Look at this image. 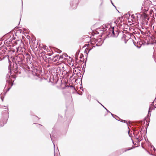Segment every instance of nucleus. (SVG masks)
I'll use <instances>...</instances> for the list:
<instances>
[{
    "label": "nucleus",
    "mask_w": 156,
    "mask_h": 156,
    "mask_svg": "<svg viewBox=\"0 0 156 156\" xmlns=\"http://www.w3.org/2000/svg\"><path fill=\"white\" fill-rule=\"evenodd\" d=\"M8 58L9 63L8 67L9 69V72L7 74L6 76V82L8 83L9 85L10 86V87L7 89L5 92H3L2 93L4 94V95H5L6 93L11 88V87L13 85V82L14 80H13L12 79H15L16 78V76H15L13 75L15 73L16 74H18V71L16 70L15 71H14L13 72L14 73H12L13 70H12L11 69V65L10 64V62H11L10 61L8 56Z\"/></svg>",
    "instance_id": "obj_1"
},
{
    "label": "nucleus",
    "mask_w": 156,
    "mask_h": 156,
    "mask_svg": "<svg viewBox=\"0 0 156 156\" xmlns=\"http://www.w3.org/2000/svg\"><path fill=\"white\" fill-rule=\"evenodd\" d=\"M111 23H107L103 25V27L102 29L103 32L101 33V34H103V33L106 34V37L105 38H109L110 37H117L118 36L119 33L117 31L116 33L115 32L114 30V27H111Z\"/></svg>",
    "instance_id": "obj_2"
},
{
    "label": "nucleus",
    "mask_w": 156,
    "mask_h": 156,
    "mask_svg": "<svg viewBox=\"0 0 156 156\" xmlns=\"http://www.w3.org/2000/svg\"><path fill=\"white\" fill-rule=\"evenodd\" d=\"M27 54L24 55L23 54L20 53L15 56L12 59L13 65H15L16 68L14 69H18L17 66L18 64L20 66H23L25 63V56H27Z\"/></svg>",
    "instance_id": "obj_3"
},
{
    "label": "nucleus",
    "mask_w": 156,
    "mask_h": 156,
    "mask_svg": "<svg viewBox=\"0 0 156 156\" xmlns=\"http://www.w3.org/2000/svg\"><path fill=\"white\" fill-rule=\"evenodd\" d=\"M32 74L34 76L40 78V74L42 72V68L41 67L38 66H34L32 68Z\"/></svg>",
    "instance_id": "obj_4"
},
{
    "label": "nucleus",
    "mask_w": 156,
    "mask_h": 156,
    "mask_svg": "<svg viewBox=\"0 0 156 156\" xmlns=\"http://www.w3.org/2000/svg\"><path fill=\"white\" fill-rule=\"evenodd\" d=\"M79 0H71L70 5L73 9H76Z\"/></svg>",
    "instance_id": "obj_5"
},
{
    "label": "nucleus",
    "mask_w": 156,
    "mask_h": 156,
    "mask_svg": "<svg viewBox=\"0 0 156 156\" xmlns=\"http://www.w3.org/2000/svg\"><path fill=\"white\" fill-rule=\"evenodd\" d=\"M9 112L8 111L7 112V114L4 117L3 120L2 121V122H3V123L1 125L0 127H2L4 126V124H6L7 123V121L8 118H9Z\"/></svg>",
    "instance_id": "obj_6"
},
{
    "label": "nucleus",
    "mask_w": 156,
    "mask_h": 156,
    "mask_svg": "<svg viewBox=\"0 0 156 156\" xmlns=\"http://www.w3.org/2000/svg\"><path fill=\"white\" fill-rule=\"evenodd\" d=\"M103 27V25L102 27H101L100 28L98 29L97 31H96V34H100L101 35V37H102L103 35H105V36H104V37H106L105 35H106V34L105 33H103V34H101V33H102L103 31L102 30H103L102 29V28Z\"/></svg>",
    "instance_id": "obj_7"
},
{
    "label": "nucleus",
    "mask_w": 156,
    "mask_h": 156,
    "mask_svg": "<svg viewBox=\"0 0 156 156\" xmlns=\"http://www.w3.org/2000/svg\"><path fill=\"white\" fill-rule=\"evenodd\" d=\"M16 52H17L21 51L23 52V49H24L22 47L20 46H19L18 47H16Z\"/></svg>",
    "instance_id": "obj_8"
},
{
    "label": "nucleus",
    "mask_w": 156,
    "mask_h": 156,
    "mask_svg": "<svg viewBox=\"0 0 156 156\" xmlns=\"http://www.w3.org/2000/svg\"><path fill=\"white\" fill-rule=\"evenodd\" d=\"M54 132H55L54 131H52L51 133H50L49 134H50V138H51V140L53 144L54 147V148H55V145L53 142V140H52V137H55V135H54Z\"/></svg>",
    "instance_id": "obj_9"
},
{
    "label": "nucleus",
    "mask_w": 156,
    "mask_h": 156,
    "mask_svg": "<svg viewBox=\"0 0 156 156\" xmlns=\"http://www.w3.org/2000/svg\"><path fill=\"white\" fill-rule=\"evenodd\" d=\"M152 109L151 106H150L149 110L148 111V113L147 115V117L148 118H150L151 116V112Z\"/></svg>",
    "instance_id": "obj_10"
},
{
    "label": "nucleus",
    "mask_w": 156,
    "mask_h": 156,
    "mask_svg": "<svg viewBox=\"0 0 156 156\" xmlns=\"http://www.w3.org/2000/svg\"><path fill=\"white\" fill-rule=\"evenodd\" d=\"M92 49V48H86L84 51V53L86 54L87 57L89 51Z\"/></svg>",
    "instance_id": "obj_11"
},
{
    "label": "nucleus",
    "mask_w": 156,
    "mask_h": 156,
    "mask_svg": "<svg viewBox=\"0 0 156 156\" xmlns=\"http://www.w3.org/2000/svg\"><path fill=\"white\" fill-rule=\"evenodd\" d=\"M103 41L102 40H100L98 41L97 43L96 44V46H100L103 43Z\"/></svg>",
    "instance_id": "obj_12"
},
{
    "label": "nucleus",
    "mask_w": 156,
    "mask_h": 156,
    "mask_svg": "<svg viewBox=\"0 0 156 156\" xmlns=\"http://www.w3.org/2000/svg\"><path fill=\"white\" fill-rule=\"evenodd\" d=\"M12 41L13 39H12V38H11V37H10L9 38H8V39L6 40V41H4V43H5V41H6V43L9 42V43H10L12 42Z\"/></svg>",
    "instance_id": "obj_13"
},
{
    "label": "nucleus",
    "mask_w": 156,
    "mask_h": 156,
    "mask_svg": "<svg viewBox=\"0 0 156 156\" xmlns=\"http://www.w3.org/2000/svg\"><path fill=\"white\" fill-rule=\"evenodd\" d=\"M129 148H124L122 150V151L123 153L126 152L127 151H129Z\"/></svg>",
    "instance_id": "obj_14"
},
{
    "label": "nucleus",
    "mask_w": 156,
    "mask_h": 156,
    "mask_svg": "<svg viewBox=\"0 0 156 156\" xmlns=\"http://www.w3.org/2000/svg\"><path fill=\"white\" fill-rule=\"evenodd\" d=\"M1 99L2 100V101H3V99L4 98V94L3 93H2L1 94Z\"/></svg>",
    "instance_id": "obj_15"
},
{
    "label": "nucleus",
    "mask_w": 156,
    "mask_h": 156,
    "mask_svg": "<svg viewBox=\"0 0 156 156\" xmlns=\"http://www.w3.org/2000/svg\"><path fill=\"white\" fill-rule=\"evenodd\" d=\"M98 102L100 103L101 105L106 110L107 112H109V111L103 105L100 103L98 101Z\"/></svg>",
    "instance_id": "obj_16"
},
{
    "label": "nucleus",
    "mask_w": 156,
    "mask_h": 156,
    "mask_svg": "<svg viewBox=\"0 0 156 156\" xmlns=\"http://www.w3.org/2000/svg\"><path fill=\"white\" fill-rule=\"evenodd\" d=\"M138 137H136V139L137 140H138V142H140L142 140V139H141L140 140L139 139V138L140 137V136H137Z\"/></svg>",
    "instance_id": "obj_17"
},
{
    "label": "nucleus",
    "mask_w": 156,
    "mask_h": 156,
    "mask_svg": "<svg viewBox=\"0 0 156 156\" xmlns=\"http://www.w3.org/2000/svg\"><path fill=\"white\" fill-rule=\"evenodd\" d=\"M138 147V146L134 147L133 146L132 147H129V150H132V149H134V148H135V147Z\"/></svg>",
    "instance_id": "obj_18"
},
{
    "label": "nucleus",
    "mask_w": 156,
    "mask_h": 156,
    "mask_svg": "<svg viewBox=\"0 0 156 156\" xmlns=\"http://www.w3.org/2000/svg\"><path fill=\"white\" fill-rule=\"evenodd\" d=\"M100 2H101V4H100L99 5L100 7H101L102 5L103 4V0H100Z\"/></svg>",
    "instance_id": "obj_19"
},
{
    "label": "nucleus",
    "mask_w": 156,
    "mask_h": 156,
    "mask_svg": "<svg viewBox=\"0 0 156 156\" xmlns=\"http://www.w3.org/2000/svg\"><path fill=\"white\" fill-rule=\"evenodd\" d=\"M151 147H152L154 151L156 153V149L152 145H151Z\"/></svg>",
    "instance_id": "obj_20"
},
{
    "label": "nucleus",
    "mask_w": 156,
    "mask_h": 156,
    "mask_svg": "<svg viewBox=\"0 0 156 156\" xmlns=\"http://www.w3.org/2000/svg\"><path fill=\"white\" fill-rule=\"evenodd\" d=\"M121 122H124V123H126L127 124V123L126 122V121L125 120H121Z\"/></svg>",
    "instance_id": "obj_21"
},
{
    "label": "nucleus",
    "mask_w": 156,
    "mask_h": 156,
    "mask_svg": "<svg viewBox=\"0 0 156 156\" xmlns=\"http://www.w3.org/2000/svg\"><path fill=\"white\" fill-rule=\"evenodd\" d=\"M63 55L66 57H68V56L67 55L66 53H64ZM69 58H70V56H69Z\"/></svg>",
    "instance_id": "obj_22"
},
{
    "label": "nucleus",
    "mask_w": 156,
    "mask_h": 156,
    "mask_svg": "<svg viewBox=\"0 0 156 156\" xmlns=\"http://www.w3.org/2000/svg\"><path fill=\"white\" fill-rule=\"evenodd\" d=\"M84 56L83 55V54H81L80 56V58H82Z\"/></svg>",
    "instance_id": "obj_23"
},
{
    "label": "nucleus",
    "mask_w": 156,
    "mask_h": 156,
    "mask_svg": "<svg viewBox=\"0 0 156 156\" xmlns=\"http://www.w3.org/2000/svg\"><path fill=\"white\" fill-rule=\"evenodd\" d=\"M117 118H118L119 119V120H118V119H116V118H115V119L116 120H118V121H120V122H121V120H122V119H120V118L119 117H117Z\"/></svg>",
    "instance_id": "obj_24"
},
{
    "label": "nucleus",
    "mask_w": 156,
    "mask_h": 156,
    "mask_svg": "<svg viewBox=\"0 0 156 156\" xmlns=\"http://www.w3.org/2000/svg\"><path fill=\"white\" fill-rule=\"evenodd\" d=\"M68 87H71L73 88V89H75V88L74 87H73V86H72V85H69V86H68Z\"/></svg>",
    "instance_id": "obj_25"
},
{
    "label": "nucleus",
    "mask_w": 156,
    "mask_h": 156,
    "mask_svg": "<svg viewBox=\"0 0 156 156\" xmlns=\"http://www.w3.org/2000/svg\"><path fill=\"white\" fill-rule=\"evenodd\" d=\"M18 32H20V33H21V32H22V30H21V29H19V30H18Z\"/></svg>",
    "instance_id": "obj_26"
},
{
    "label": "nucleus",
    "mask_w": 156,
    "mask_h": 156,
    "mask_svg": "<svg viewBox=\"0 0 156 156\" xmlns=\"http://www.w3.org/2000/svg\"><path fill=\"white\" fill-rule=\"evenodd\" d=\"M12 39H13V40H14L16 38H15V37H14V35L12 37Z\"/></svg>",
    "instance_id": "obj_27"
},
{
    "label": "nucleus",
    "mask_w": 156,
    "mask_h": 156,
    "mask_svg": "<svg viewBox=\"0 0 156 156\" xmlns=\"http://www.w3.org/2000/svg\"><path fill=\"white\" fill-rule=\"evenodd\" d=\"M62 52V51L60 50H59L57 52L58 53H60Z\"/></svg>",
    "instance_id": "obj_28"
},
{
    "label": "nucleus",
    "mask_w": 156,
    "mask_h": 156,
    "mask_svg": "<svg viewBox=\"0 0 156 156\" xmlns=\"http://www.w3.org/2000/svg\"><path fill=\"white\" fill-rule=\"evenodd\" d=\"M33 124H37L40 126H42L39 124H36V123H34Z\"/></svg>",
    "instance_id": "obj_29"
},
{
    "label": "nucleus",
    "mask_w": 156,
    "mask_h": 156,
    "mask_svg": "<svg viewBox=\"0 0 156 156\" xmlns=\"http://www.w3.org/2000/svg\"><path fill=\"white\" fill-rule=\"evenodd\" d=\"M109 113H110V114H111V115H112V116H113L114 115H114L113 114H112L111 112H110V111H109Z\"/></svg>",
    "instance_id": "obj_30"
},
{
    "label": "nucleus",
    "mask_w": 156,
    "mask_h": 156,
    "mask_svg": "<svg viewBox=\"0 0 156 156\" xmlns=\"http://www.w3.org/2000/svg\"><path fill=\"white\" fill-rule=\"evenodd\" d=\"M78 94L80 95H82V93L81 92L80 93H78Z\"/></svg>",
    "instance_id": "obj_31"
},
{
    "label": "nucleus",
    "mask_w": 156,
    "mask_h": 156,
    "mask_svg": "<svg viewBox=\"0 0 156 156\" xmlns=\"http://www.w3.org/2000/svg\"><path fill=\"white\" fill-rule=\"evenodd\" d=\"M112 116L113 118H115V116L116 117H118V116H116V115H113V116Z\"/></svg>",
    "instance_id": "obj_32"
},
{
    "label": "nucleus",
    "mask_w": 156,
    "mask_h": 156,
    "mask_svg": "<svg viewBox=\"0 0 156 156\" xmlns=\"http://www.w3.org/2000/svg\"><path fill=\"white\" fill-rule=\"evenodd\" d=\"M80 89H82V90L83 91V88L82 87H80Z\"/></svg>",
    "instance_id": "obj_33"
},
{
    "label": "nucleus",
    "mask_w": 156,
    "mask_h": 156,
    "mask_svg": "<svg viewBox=\"0 0 156 156\" xmlns=\"http://www.w3.org/2000/svg\"><path fill=\"white\" fill-rule=\"evenodd\" d=\"M143 130V128H141V130H140V133H141L142 132V131Z\"/></svg>",
    "instance_id": "obj_34"
},
{
    "label": "nucleus",
    "mask_w": 156,
    "mask_h": 156,
    "mask_svg": "<svg viewBox=\"0 0 156 156\" xmlns=\"http://www.w3.org/2000/svg\"><path fill=\"white\" fill-rule=\"evenodd\" d=\"M111 3H112V5L114 6H115V5H114L113 3L111 1Z\"/></svg>",
    "instance_id": "obj_35"
},
{
    "label": "nucleus",
    "mask_w": 156,
    "mask_h": 156,
    "mask_svg": "<svg viewBox=\"0 0 156 156\" xmlns=\"http://www.w3.org/2000/svg\"><path fill=\"white\" fill-rule=\"evenodd\" d=\"M139 132H138L136 134V136H138V134H139Z\"/></svg>",
    "instance_id": "obj_36"
},
{
    "label": "nucleus",
    "mask_w": 156,
    "mask_h": 156,
    "mask_svg": "<svg viewBox=\"0 0 156 156\" xmlns=\"http://www.w3.org/2000/svg\"><path fill=\"white\" fill-rule=\"evenodd\" d=\"M75 72H76V70H73V73H74Z\"/></svg>",
    "instance_id": "obj_37"
},
{
    "label": "nucleus",
    "mask_w": 156,
    "mask_h": 156,
    "mask_svg": "<svg viewBox=\"0 0 156 156\" xmlns=\"http://www.w3.org/2000/svg\"><path fill=\"white\" fill-rule=\"evenodd\" d=\"M131 140L132 141V142H133V144H134V141H133V140H132V138H131Z\"/></svg>",
    "instance_id": "obj_38"
},
{
    "label": "nucleus",
    "mask_w": 156,
    "mask_h": 156,
    "mask_svg": "<svg viewBox=\"0 0 156 156\" xmlns=\"http://www.w3.org/2000/svg\"><path fill=\"white\" fill-rule=\"evenodd\" d=\"M0 41H1L0 40ZM2 42H0V45H2Z\"/></svg>",
    "instance_id": "obj_39"
},
{
    "label": "nucleus",
    "mask_w": 156,
    "mask_h": 156,
    "mask_svg": "<svg viewBox=\"0 0 156 156\" xmlns=\"http://www.w3.org/2000/svg\"><path fill=\"white\" fill-rule=\"evenodd\" d=\"M56 153H55H55L54 156H56Z\"/></svg>",
    "instance_id": "obj_40"
},
{
    "label": "nucleus",
    "mask_w": 156,
    "mask_h": 156,
    "mask_svg": "<svg viewBox=\"0 0 156 156\" xmlns=\"http://www.w3.org/2000/svg\"><path fill=\"white\" fill-rule=\"evenodd\" d=\"M82 78H81V84H82Z\"/></svg>",
    "instance_id": "obj_41"
},
{
    "label": "nucleus",
    "mask_w": 156,
    "mask_h": 156,
    "mask_svg": "<svg viewBox=\"0 0 156 156\" xmlns=\"http://www.w3.org/2000/svg\"><path fill=\"white\" fill-rule=\"evenodd\" d=\"M59 55H56V56L55 57H57V56H59Z\"/></svg>",
    "instance_id": "obj_42"
},
{
    "label": "nucleus",
    "mask_w": 156,
    "mask_h": 156,
    "mask_svg": "<svg viewBox=\"0 0 156 156\" xmlns=\"http://www.w3.org/2000/svg\"><path fill=\"white\" fill-rule=\"evenodd\" d=\"M142 147L143 148L145 149L144 148V147L143 146H142Z\"/></svg>",
    "instance_id": "obj_43"
},
{
    "label": "nucleus",
    "mask_w": 156,
    "mask_h": 156,
    "mask_svg": "<svg viewBox=\"0 0 156 156\" xmlns=\"http://www.w3.org/2000/svg\"><path fill=\"white\" fill-rule=\"evenodd\" d=\"M116 9L117 10V12H119V10H118Z\"/></svg>",
    "instance_id": "obj_44"
},
{
    "label": "nucleus",
    "mask_w": 156,
    "mask_h": 156,
    "mask_svg": "<svg viewBox=\"0 0 156 156\" xmlns=\"http://www.w3.org/2000/svg\"><path fill=\"white\" fill-rule=\"evenodd\" d=\"M154 43H155V44H156V41ZM154 44V43H152V44Z\"/></svg>",
    "instance_id": "obj_45"
},
{
    "label": "nucleus",
    "mask_w": 156,
    "mask_h": 156,
    "mask_svg": "<svg viewBox=\"0 0 156 156\" xmlns=\"http://www.w3.org/2000/svg\"><path fill=\"white\" fill-rule=\"evenodd\" d=\"M137 47L139 48H140L141 47V46H140V47Z\"/></svg>",
    "instance_id": "obj_46"
},
{
    "label": "nucleus",
    "mask_w": 156,
    "mask_h": 156,
    "mask_svg": "<svg viewBox=\"0 0 156 156\" xmlns=\"http://www.w3.org/2000/svg\"><path fill=\"white\" fill-rule=\"evenodd\" d=\"M128 134L129 135V136L130 137L131 136H130V135L129 134V132H128Z\"/></svg>",
    "instance_id": "obj_47"
},
{
    "label": "nucleus",
    "mask_w": 156,
    "mask_h": 156,
    "mask_svg": "<svg viewBox=\"0 0 156 156\" xmlns=\"http://www.w3.org/2000/svg\"><path fill=\"white\" fill-rule=\"evenodd\" d=\"M136 135H134V137L136 138Z\"/></svg>",
    "instance_id": "obj_48"
},
{
    "label": "nucleus",
    "mask_w": 156,
    "mask_h": 156,
    "mask_svg": "<svg viewBox=\"0 0 156 156\" xmlns=\"http://www.w3.org/2000/svg\"><path fill=\"white\" fill-rule=\"evenodd\" d=\"M134 145H136V144L134 143V144H133Z\"/></svg>",
    "instance_id": "obj_49"
},
{
    "label": "nucleus",
    "mask_w": 156,
    "mask_h": 156,
    "mask_svg": "<svg viewBox=\"0 0 156 156\" xmlns=\"http://www.w3.org/2000/svg\"><path fill=\"white\" fill-rule=\"evenodd\" d=\"M76 54H77V55H78L79 54V53H76Z\"/></svg>",
    "instance_id": "obj_50"
},
{
    "label": "nucleus",
    "mask_w": 156,
    "mask_h": 156,
    "mask_svg": "<svg viewBox=\"0 0 156 156\" xmlns=\"http://www.w3.org/2000/svg\"><path fill=\"white\" fill-rule=\"evenodd\" d=\"M57 149H58V151L59 152V151H58V148H57Z\"/></svg>",
    "instance_id": "obj_51"
},
{
    "label": "nucleus",
    "mask_w": 156,
    "mask_h": 156,
    "mask_svg": "<svg viewBox=\"0 0 156 156\" xmlns=\"http://www.w3.org/2000/svg\"><path fill=\"white\" fill-rule=\"evenodd\" d=\"M114 7L116 8V7L115 6H114Z\"/></svg>",
    "instance_id": "obj_52"
},
{
    "label": "nucleus",
    "mask_w": 156,
    "mask_h": 156,
    "mask_svg": "<svg viewBox=\"0 0 156 156\" xmlns=\"http://www.w3.org/2000/svg\"><path fill=\"white\" fill-rule=\"evenodd\" d=\"M13 42H14V43H16V41H14H14H13Z\"/></svg>",
    "instance_id": "obj_53"
},
{
    "label": "nucleus",
    "mask_w": 156,
    "mask_h": 156,
    "mask_svg": "<svg viewBox=\"0 0 156 156\" xmlns=\"http://www.w3.org/2000/svg\"><path fill=\"white\" fill-rule=\"evenodd\" d=\"M138 132H139V133H140V131H139Z\"/></svg>",
    "instance_id": "obj_54"
},
{
    "label": "nucleus",
    "mask_w": 156,
    "mask_h": 156,
    "mask_svg": "<svg viewBox=\"0 0 156 156\" xmlns=\"http://www.w3.org/2000/svg\"><path fill=\"white\" fill-rule=\"evenodd\" d=\"M134 44L135 45V46H136V45H135V44Z\"/></svg>",
    "instance_id": "obj_55"
},
{
    "label": "nucleus",
    "mask_w": 156,
    "mask_h": 156,
    "mask_svg": "<svg viewBox=\"0 0 156 156\" xmlns=\"http://www.w3.org/2000/svg\"><path fill=\"white\" fill-rule=\"evenodd\" d=\"M134 44L135 45V46H136V45H135V44Z\"/></svg>",
    "instance_id": "obj_56"
},
{
    "label": "nucleus",
    "mask_w": 156,
    "mask_h": 156,
    "mask_svg": "<svg viewBox=\"0 0 156 156\" xmlns=\"http://www.w3.org/2000/svg\"><path fill=\"white\" fill-rule=\"evenodd\" d=\"M134 44L135 45V46H136V45H135V44Z\"/></svg>",
    "instance_id": "obj_57"
},
{
    "label": "nucleus",
    "mask_w": 156,
    "mask_h": 156,
    "mask_svg": "<svg viewBox=\"0 0 156 156\" xmlns=\"http://www.w3.org/2000/svg\"><path fill=\"white\" fill-rule=\"evenodd\" d=\"M145 129H146L147 130V128H145Z\"/></svg>",
    "instance_id": "obj_58"
},
{
    "label": "nucleus",
    "mask_w": 156,
    "mask_h": 156,
    "mask_svg": "<svg viewBox=\"0 0 156 156\" xmlns=\"http://www.w3.org/2000/svg\"><path fill=\"white\" fill-rule=\"evenodd\" d=\"M19 73H20V72Z\"/></svg>",
    "instance_id": "obj_59"
},
{
    "label": "nucleus",
    "mask_w": 156,
    "mask_h": 156,
    "mask_svg": "<svg viewBox=\"0 0 156 156\" xmlns=\"http://www.w3.org/2000/svg\"><path fill=\"white\" fill-rule=\"evenodd\" d=\"M125 43H126V41L125 42Z\"/></svg>",
    "instance_id": "obj_60"
},
{
    "label": "nucleus",
    "mask_w": 156,
    "mask_h": 156,
    "mask_svg": "<svg viewBox=\"0 0 156 156\" xmlns=\"http://www.w3.org/2000/svg\"><path fill=\"white\" fill-rule=\"evenodd\" d=\"M22 0V2H23V1H22V0Z\"/></svg>",
    "instance_id": "obj_61"
},
{
    "label": "nucleus",
    "mask_w": 156,
    "mask_h": 156,
    "mask_svg": "<svg viewBox=\"0 0 156 156\" xmlns=\"http://www.w3.org/2000/svg\"><path fill=\"white\" fill-rule=\"evenodd\" d=\"M154 108H156V107H155Z\"/></svg>",
    "instance_id": "obj_62"
},
{
    "label": "nucleus",
    "mask_w": 156,
    "mask_h": 156,
    "mask_svg": "<svg viewBox=\"0 0 156 156\" xmlns=\"http://www.w3.org/2000/svg\"><path fill=\"white\" fill-rule=\"evenodd\" d=\"M1 58H0V60H1Z\"/></svg>",
    "instance_id": "obj_63"
},
{
    "label": "nucleus",
    "mask_w": 156,
    "mask_h": 156,
    "mask_svg": "<svg viewBox=\"0 0 156 156\" xmlns=\"http://www.w3.org/2000/svg\"><path fill=\"white\" fill-rule=\"evenodd\" d=\"M155 105H156V104H155Z\"/></svg>",
    "instance_id": "obj_64"
}]
</instances>
